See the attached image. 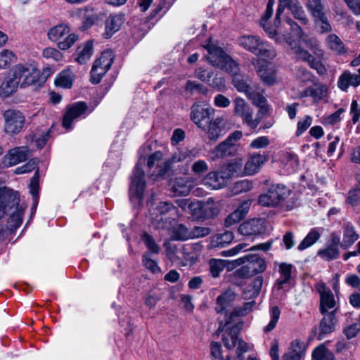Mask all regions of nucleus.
<instances>
[{
    "label": "nucleus",
    "instance_id": "f257e3e1",
    "mask_svg": "<svg viewBox=\"0 0 360 360\" xmlns=\"http://www.w3.org/2000/svg\"><path fill=\"white\" fill-rule=\"evenodd\" d=\"M255 304V301L244 303L241 307H235L233 311L226 316L225 323H221L217 332L222 333V342L224 347L231 350L236 347L238 337L243 326V322L238 319L252 311Z\"/></svg>",
    "mask_w": 360,
    "mask_h": 360
},
{
    "label": "nucleus",
    "instance_id": "f03ea898",
    "mask_svg": "<svg viewBox=\"0 0 360 360\" xmlns=\"http://www.w3.org/2000/svg\"><path fill=\"white\" fill-rule=\"evenodd\" d=\"M207 51V60L214 67L225 70L230 75L239 71L238 63L228 55L221 47L211 43L204 45Z\"/></svg>",
    "mask_w": 360,
    "mask_h": 360
},
{
    "label": "nucleus",
    "instance_id": "7ed1b4c3",
    "mask_svg": "<svg viewBox=\"0 0 360 360\" xmlns=\"http://www.w3.org/2000/svg\"><path fill=\"white\" fill-rule=\"evenodd\" d=\"M238 43L246 51L264 59H273L276 55L274 49L257 35H242L238 37Z\"/></svg>",
    "mask_w": 360,
    "mask_h": 360
},
{
    "label": "nucleus",
    "instance_id": "20e7f679",
    "mask_svg": "<svg viewBox=\"0 0 360 360\" xmlns=\"http://www.w3.org/2000/svg\"><path fill=\"white\" fill-rule=\"evenodd\" d=\"M70 29L65 24H59L50 28L47 32L49 40L57 43L60 50H68L78 40L77 34L70 33Z\"/></svg>",
    "mask_w": 360,
    "mask_h": 360
},
{
    "label": "nucleus",
    "instance_id": "39448f33",
    "mask_svg": "<svg viewBox=\"0 0 360 360\" xmlns=\"http://www.w3.org/2000/svg\"><path fill=\"white\" fill-rule=\"evenodd\" d=\"M11 72L21 88L34 84L40 76V72L34 63L16 64Z\"/></svg>",
    "mask_w": 360,
    "mask_h": 360
},
{
    "label": "nucleus",
    "instance_id": "423d86ee",
    "mask_svg": "<svg viewBox=\"0 0 360 360\" xmlns=\"http://www.w3.org/2000/svg\"><path fill=\"white\" fill-rule=\"evenodd\" d=\"M290 193V189L283 184H272L266 193L259 196L258 202L262 206L275 207L285 201Z\"/></svg>",
    "mask_w": 360,
    "mask_h": 360
},
{
    "label": "nucleus",
    "instance_id": "0eeeda50",
    "mask_svg": "<svg viewBox=\"0 0 360 360\" xmlns=\"http://www.w3.org/2000/svg\"><path fill=\"white\" fill-rule=\"evenodd\" d=\"M241 131H234L224 141L218 144L212 151L214 158L231 157L236 155L238 149L237 142L242 138Z\"/></svg>",
    "mask_w": 360,
    "mask_h": 360
},
{
    "label": "nucleus",
    "instance_id": "6e6552de",
    "mask_svg": "<svg viewBox=\"0 0 360 360\" xmlns=\"http://www.w3.org/2000/svg\"><path fill=\"white\" fill-rule=\"evenodd\" d=\"M90 112L84 102H75L68 105L63 115V127L66 130H71L74 122L85 118Z\"/></svg>",
    "mask_w": 360,
    "mask_h": 360
},
{
    "label": "nucleus",
    "instance_id": "1a4fd4ad",
    "mask_svg": "<svg viewBox=\"0 0 360 360\" xmlns=\"http://www.w3.org/2000/svg\"><path fill=\"white\" fill-rule=\"evenodd\" d=\"M145 174L143 169L139 162L131 177V184L129 187L130 199L132 201H137L140 203L143 197V193L146 187V181L144 179Z\"/></svg>",
    "mask_w": 360,
    "mask_h": 360
},
{
    "label": "nucleus",
    "instance_id": "9d476101",
    "mask_svg": "<svg viewBox=\"0 0 360 360\" xmlns=\"http://www.w3.org/2000/svg\"><path fill=\"white\" fill-rule=\"evenodd\" d=\"M234 113L240 117L251 129H255L261 122L260 117H253V109L241 98H236L233 101Z\"/></svg>",
    "mask_w": 360,
    "mask_h": 360
},
{
    "label": "nucleus",
    "instance_id": "9b49d317",
    "mask_svg": "<svg viewBox=\"0 0 360 360\" xmlns=\"http://www.w3.org/2000/svg\"><path fill=\"white\" fill-rule=\"evenodd\" d=\"M113 62L112 51L102 53L101 57L96 60L91 70V81L93 84H98L103 76L110 68Z\"/></svg>",
    "mask_w": 360,
    "mask_h": 360
},
{
    "label": "nucleus",
    "instance_id": "f8f14e48",
    "mask_svg": "<svg viewBox=\"0 0 360 360\" xmlns=\"http://www.w3.org/2000/svg\"><path fill=\"white\" fill-rule=\"evenodd\" d=\"M315 288L320 295V311L321 314L336 312L337 302L331 290L323 282L316 284Z\"/></svg>",
    "mask_w": 360,
    "mask_h": 360
},
{
    "label": "nucleus",
    "instance_id": "ddd939ff",
    "mask_svg": "<svg viewBox=\"0 0 360 360\" xmlns=\"http://www.w3.org/2000/svg\"><path fill=\"white\" fill-rule=\"evenodd\" d=\"M236 262L240 265L247 263V265L241 269V271L248 270L251 274H257L264 272L266 269L264 259L257 254H247L238 258Z\"/></svg>",
    "mask_w": 360,
    "mask_h": 360
},
{
    "label": "nucleus",
    "instance_id": "4468645a",
    "mask_svg": "<svg viewBox=\"0 0 360 360\" xmlns=\"http://www.w3.org/2000/svg\"><path fill=\"white\" fill-rule=\"evenodd\" d=\"M162 153L160 151H156L150 155L148 159V167L151 172L150 176L154 179L158 177L164 176L170 168L169 160L162 158Z\"/></svg>",
    "mask_w": 360,
    "mask_h": 360
},
{
    "label": "nucleus",
    "instance_id": "2eb2a0df",
    "mask_svg": "<svg viewBox=\"0 0 360 360\" xmlns=\"http://www.w3.org/2000/svg\"><path fill=\"white\" fill-rule=\"evenodd\" d=\"M295 269L292 264L281 262L278 264L279 276L276 278L274 288L277 290L288 291L292 279V271Z\"/></svg>",
    "mask_w": 360,
    "mask_h": 360
},
{
    "label": "nucleus",
    "instance_id": "dca6fc26",
    "mask_svg": "<svg viewBox=\"0 0 360 360\" xmlns=\"http://www.w3.org/2000/svg\"><path fill=\"white\" fill-rule=\"evenodd\" d=\"M5 130L7 133H18L23 127L25 117L20 111L8 110L4 113Z\"/></svg>",
    "mask_w": 360,
    "mask_h": 360
},
{
    "label": "nucleus",
    "instance_id": "f3484780",
    "mask_svg": "<svg viewBox=\"0 0 360 360\" xmlns=\"http://www.w3.org/2000/svg\"><path fill=\"white\" fill-rule=\"evenodd\" d=\"M238 232L245 236H256L264 234L266 231L265 221L263 219H252L242 223Z\"/></svg>",
    "mask_w": 360,
    "mask_h": 360
},
{
    "label": "nucleus",
    "instance_id": "a211bd4d",
    "mask_svg": "<svg viewBox=\"0 0 360 360\" xmlns=\"http://www.w3.org/2000/svg\"><path fill=\"white\" fill-rule=\"evenodd\" d=\"M20 195L18 192L13 190H6L0 196V219L8 210L19 205Z\"/></svg>",
    "mask_w": 360,
    "mask_h": 360
},
{
    "label": "nucleus",
    "instance_id": "6ab92c4d",
    "mask_svg": "<svg viewBox=\"0 0 360 360\" xmlns=\"http://www.w3.org/2000/svg\"><path fill=\"white\" fill-rule=\"evenodd\" d=\"M172 229V238L174 240H186L202 236V228L199 226H195L192 231H189L183 224H178Z\"/></svg>",
    "mask_w": 360,
    "mask_h": 360
},
{
    "label": "nucleus",
    "instance_id": "aec40b11",
    "mask_svg": "<svg viewBox=\"0 0 360 360\" xmlns=\"http://www.w3.org/2000/svg\"><path fill=\"white\" fill-rule=\"evenodd\" d=\"M340 243V237L338 235L332 234L330 243L326 246V248L319 250L317 255L322 259L327 261L336 259L340 254L338 248Z\"/></svg>",
    "mask_w": 360,
    "mask_h": 360
},
{
    "label": "nucleus",
    "instance_id": "412c9836",
    "mask_svg": "<svg viewBox=\"0 0 360 360\" xmlns=\"http://www.w3.org/2000/svg\"><path fill=\"white\" fill-rule=\"evenodd\" d=\"M29 151L28 148L25 146L15 147L10 149L4 157V162L8 166L16 165L27 160Z\"/></svg>",
    "mask_w": 360,
    "mask_h": 360
},
{
    "label": "nucleus",
    "instance_id": "4be33fe9",
    "mask_svg": "<svg viewBox=\"0 0 360 360\" xmlns=\"http://www.w3.org/2000/svg\"><path fill=\"white\" fill-rule=\"evenodd\" d=\"M164 246L166 249V255L171 262L174 263H183V259H185L186 262L190 259L188 255L186 254V248L185 246H181L179 248L171 242H165Z\"/></svg>",
    "mask_w": 360,
    "mask_h": 360
},
{
    "label": "nucleus",
    "instance_id": "5701e85b",
    "mask_svg": "<svg viewBox=\"0 0 360 360\" xmlns=\"http://www.w3.org/2000/svg\"><path fill=\"white\" fill-rule=\"evenodd\" d=\"M267 160L268 158L264 155L252 154L245 164L243 172L246 175H253L259 172Z\"/></svg>",
    "mask_w": 360,
    "mask_h": 360
},
{
    "label": "nucleus",
    "instance_id": "b1692460",
    "mask_svg": "<svg viewBox=\"0 0 360 360\" xmlns=\"http://www.w3.org/2000/svg\"><path fill=\"white\" fill-rule=\"evenodd\" d=\"M322 314L323 317L319 324V340H322L326 335L334 331L337 323V319L334 312H328Z\"/></svg>",
    "mask_w": 360,
    "mask_h": 360
},
{
    "label": "nucleus",
    "instance_id": "393cba45",
    "mask_svg": "<svg viewBox=\"0 0 360 360\" xmlns=\"http://www.w3.org/2000/svg\"><path fill=\"white\" fill-rule=\"evenodd\" d=\"M243 162L241 158H236L230 162L224 165L220 169L223 177L227 182L229 179L234 176L240 175L243 172Z\"/></svg>",
    "mask_w": 360,
    "mask_h": 360
},
{
    "label": "nucleus",
    "instance_id": "a878e982",
    "mask_svg": "<svg viewBox=\"0 0 360 360\" xmlns=\"http://www.w3.org/2000/svg\"><path fill=\"white\" fill-rule=\"evenodd\" d=\"M125 20L124 14L110 15L105 22V31L103 37L105 39L110 38L116 32H117Z\"/></svg>",
    "mask_w": 360,
    "mask_h": 360
},
{
    "label": "nucleus",
    "instance_id": "bb28decb",
    "mask_svg": "<svg viewBox=\"0 0 360 360\" xmlns=\"http://www.w3.org/2000/svg\"><path fill=\"white\" fill-rule=\"evenodd\" d=\"M193 188V181L186 177L176 178L171 184V190L175 195H187Z\"/></svg>",
    "mask_w": 360,
    "mask_h": 360
},
{
    "label": "nucleus",
    "instance_id": "cd10ccee",
    "mask_svg": "<svg viewBox=\"0 0 360 360\" xmlns=\"http://www.w3.org/2000/svg\"><path fill=\"white\" fill-rule=\"evenodd\" d=\"M359 239V234L356 232L354 226L350 222H347L343 226L342 240L340 247L347 249Z\"/></svg>",
    "mask_w": 360,
    "mask_h": 360
},
{
    "label": "nucleus",
    "instance_id": "c85d7f7f",
    "mask_svg": "<svg viewBox=\"0 0 360 360\" xmlns=\"http://www.w3.org/2000/svg\"><path fill=\"white\" fill-rule=\"evenodd\" d=\"M359 85H360V75L352 74L347 71L339 77L338 82V87L345 91H347L349 86L356 87Z\"/></svg>",
    "mask_w": 360,
    "mask_h": 360
},
{
    "label": "nucleus",
    "instance_id": "c756f323",
    "mask_svg": "<svg viewBox=\"0 0 360 360\" xmlns=\"http://www.w3.org/2000/svg\"><path fill=\"white\" fill-rule=\"evenodd\" d=\"M226 184V180L219 171L212 172L204 176V186L211 189H219Z\"/></svg>",
    "mask_w": 360,
    "mask_h": 360
},
{
    "label": "nucleus",
    "instance_id": "7c9ffc66",
    "mask_svg": "<svg viewBox=\"0 0 360 360\" xmlns=\"http://www.w3.org/2000/svg\"><path fill=\"white\" fill-rule=\"evenodd\" d=\"M327 95V88L323 85H314L305 89L300 94V97H311L315 102L323 99Z\"/></svg>",
    "mask_w": 360,
    "mask_h": 360
},
{
    "label": "nucleus",
    "instance_id": "2f4dec72",
    "mask_svg": "<svg viewBox=\"0 0 360 360\" xmlns=\"http://www.w3.org/2000/svg\"><path fill=\"white\" fill-rule=\"evenodd\" d=\"M75 75L70 69H65L56 75L54 83L56 86L63 89L72 87L75 80Z\"/></svg>",
    "mask_w": 360,
    "mask_h": 360
},
{
    "label": "nucleus",
    "instance_id": "473e14b6",
    "mask_svg": "<svg viewBox=\"0 0 360 360\" xmlns=\"http://www.w3.org/2000/svg\"><path fill=\"white\" fill-rule=\"evenodd\" d=\"M326 43L328 48L337 54L342 55L347 52L343 41L335 34H329L326 39Z\"/></svg>",
    "mask_w": 360,
    "mask_h": 360
},
{
    "label": "nucleus",
    "instance_id": "72a5a7b5",
    "mask_svg": "<svg viewBox=\"0 0 360 360\" xmlns=\"http://www.w3.org/2000/svg\"><path fill=\"white\" fill-rule=\"evenodd\" d=\"M20 86L15 77L6 78L0 85V96L4 98L8 97L15 93Z\"/></svg>",
    "mask_w": 360,
    "mask_h": 360
},
{
    "label": "nucleus",
    "instance_id": "f704fd0d",
    "mask_svg": "<svg viewBox=\"0 0 360 360\" xmlns=\"http://www.w3.org/2000/svg\"><path fill=\"white\" fill-rule=\"evenodd\" d=\"M282 164L283 167L288 173L295 172L299 167L298 156L290 152H286L283 154L282 158Z\"/></svg>",
    "mask_w": 360,
    "mask_h": 360
},
{
    "label": "nucleus",
    "instance_id": "c9c22d12",
    "mask_svg": "<svg viewBox=\"0 0 360 360\" xmlns=\"http://www.w3.org/2000/svg\"><path fill=\"white\" fill-rule=\"evenodd\" d=\"M236 295L231 290H226L219 295L217 300V311L222 312L230 306L231 303L235 300Z\"/></svg>",
    "mask_w": 360,
    "mask_h": 360
},
{
    "label": "nucleus",
    "instance_id": "e433bc0d",
    "mask_svg": "<svg viewBox=\"0 0 360 360\" xmlns=\"http://www.w3.org/2000/svg\"><path fill=\"white\" fill-rule=\"evenodd\" d=\"M77 57L76 61L79 64L86 63L93 54V44L91 41H87L83 46H79L77 50Z\"/></svg>",
    "mask_w": 360,
    "mask_h": 360
},
{
    "label": "nucleus",
    "instance_id": "4c0bfd02",
    "mask_svg": "<svg viewBox=\"0 0 360 360\" xmlns=\"http://www.w3.org/2000/svg\"><path fill=\"white\" fill-rule=\"evenodd\" d=\"M320 236L321 233L318 228L311 229L298 245V250L302 251L311 247L320 238Z\"/></svg>",
    "mask_w": 360,
    "mask_h": 360
},
{
    "label": "nucleus",
    "instance_id": "58836bf2",
    "mask_svg": "<svg viewBox=\"0 0 360 360\" xmlns=\"http://www.w3.org/2000/svg\"><path fill=\"white\" fill-rule=\"evenodd\" d=\"M177 210L176 207L169 202H160L153 212L151 213V217L158 216L168 217L167 214L172 215L176 213Z\"/></svg>",
    "mask_w": 360,
    "mask_h": 360
},
{
    "label": "nucleus",
    "instance_id": "ea45409f",
    "mask_svg": "<svg viewBox=\"0 0 360 360\" xmlns=\"http://www.w3.org/2000/svg\"><path fill=\"white\" fill-rule=\"evenodd\" d=\"M220 211V205L219 202H214L212 198H209L204 202V220L212 219L218 215Z\"/></svg>",
    "mask_w": 360,
    "mask_h": 360
},
{
    "label": "nucleus",
    "instance_id": "a19ab883",
    "mask_svg": "<svg viewBox=\"0 0 360 360\" xmlns=\"http://www.w3.org/2000/svg\"><path fill=\"white\" fill-rule=\"evenodd\" d=\"M221 119L217 118L211 122L208 126L207 136L210 141H216L221 135L222 129L220 126Z\"/></svg>",
    "mask_w": 360,
    "mask_h": 360
},
{
    "label": "nucleus",
    "instance_id": "79ce46f5",
    "mask_svg": "<svg viewBox=\"0 0 360 360\" xmlns=\"http://www.w3.org/2000/svg\"><path fill=\"white\" fill-rule=\"evenodd\" d=\"M174 219L171 217L156 216L151 217L153 226L157 229H170L172 228Z\"/></svg>",
    "mask_w": 360,
    "mask_h": 360
},
{
    "label": "nucleus",
    "instance_id": "37998d69",
    "mask_svg": "<svg viewBox=\"0 0 360 360\" xmlns=\"http://www.w3.org/2000/svg\"><path fill=\"white\" fill-rule=\"evenodd\" d=\"M15 212L9 217L8 220V226L9 229L15 230L20 226L22 222V216L25 208L15 206Z\"/></svg>",
    "mask_w": 360,
    "mask_h": 360
},
{
    "label": "nucleus",
    "instance_id": "c03bdc74",
    "mask_svg": "<svg viewBox=\"0 0 360 360\" xmlns=\"http://www.w3.org/2000/svg\"><path fill=\"white\" fill-rule=\"evenodd\" d=\"M298 0H278V8L274 20L275 27H278L281 23V15L285 8L289 11L298 4Z\"/></svg>",
    "mask_w": 360,
    "mask_h": 360
},
{
    "label": "nucleus",
    "instance_id": "a18cd8bd",
    "mask_svg": "<svg viewBox=\"0 0 360 360\" xmlns=\"http://www.w3.org/2000/svg\"><path fill=\"white\" fill-rule=\"evenodd\" d=\"M313 360H335L333 354L324 345H321L315 348L312 352Z\"/></svg>",
    "mask_w": 360,
    "mask_h": 360
},
{
    "label": "nucleus",
    "instance_id": "49530a36",
    "mask_svg": "<svg viewBox=\"0 0 360 360\" xmlns=\"http://www.w3.org/2000/svg\"><path fill=\"white\" fill-rule=\"evenodd\" d=\"M239 71L233 76V83L238 91L244 93L246 96L255 87L248 84V80H245L238 75Z\"/></svg>",
    "mask_w": 360,
    "mask_h": 360
},
{
    "label": "nucleus",
    "instance_id": "de8ad7c7",
    "mask_svg": "<svg viewBox=\"0 0 360 360\" xmlns=\"http://www.w3.org/2000/svg\"><path fill=\"white\" fill-rule=\"evenodd\" d=\"M269 314L270 321L269 323L263 328V331L266 333L271 332L276 328L277 323L280 319L281 311L278 307L274 306L271 308Z\"/></svg>",
    "mask_w": 360,
    "mask_h": 360
},
{
    "label": "nucleus",
    "instance_id": "09e8293b",
    "mask_svg": "<svg viewBox=\"0 0 360 360\" xmlns=\"http://www.w3.org/2000/svg\"><path fill=\"white\" fill-rule=\"evenodd\" d=\"M226 261L221 259H211L209 261L210 272L213 278H217L224 269Z\"/></svg>",
    "mask_w": 360,
    "mask_h": 360
},
{
    "label": "nucleus",
    "instance_id": "8fccbe9b",
    "mask_svg": "<svg viewBox=\"0 0 360 360\" xmlns=\"http://www.w3.org/2000/svg\"><path fill=\"white\" fill-rule=\"evenodd\" d=\"M290 46L291 52L297 58L307 61L309 64L314 60V57L311 55L307 50L302 49L300 46H293L292 42H289Z\"/></svg>",
    "mask_w": 360,
    "mask_h": 360
},
{
    "label": "nucleus",
    "instance_id": "3c124183",
    "mask_svg": "<svg viewBox=\"0 0 360 360\" xmlns=\"http://www.w3.org/2000/svg\"><path fill=\"white\" fill-rule=\"evenodd\" d=\"M252 188V182L248 179H244L234 183L231 188V191L233 195H238L241 193L248 192Z\"/></svg>",
    "mask_w": 360,
    "mask_h": 360
},
{
    "label": "nucleus",
    "instance_id": "603ef678",
    "mask_svg": "<svg viewBox=\"0 0 360 360\" xmlns=\"http://www.w3.org/2000/svg\"><path fill=\"white\" fill-rule=\"evenodd\" d=\"M191 118L193 122L199 127L202 128V106L200 101L195 102L192 108Z\"/></svg>",
    "mask_w": 360,
    "mask_h": 360
},
{
    "label": "nucleus",
    "instance_id": "864d4df0",
    "mask_svg": "<svg viewBox=\"0 0 360 360\" xmlns=\"http://www.w3.org/2000/svg\"><path fill=\"white\" fill-rule=\"evenodd\" d=\"M16 60V56L10 50L4 49L0 52V69L6 68Z\"/></svg>",
    "mask_w": 360,
    "mask_h": 360
},
{
    "label": "nucleus",
    "instance_id": "5fc2aeb1",
    "mask_svg": "<svg viewBox=\"0 0 360 360\" xmlns=\"http://www.w3.org/2000/svg\"><path fill=\"white\" fill-rule=\"evenodd\" d=\"M142 262L143 266L153 274L160 271L157 262L153 259L152 255L148 252H145L142 257Z\"/></svg>",
    "mask_w": 360,
    "mask_h": 360
},
{
    "label": "nucleus",
    "instance_id": "6e6d98bb",
    "mask_svg": "<svg viewBox=\"0 0 360 360\" xmlns=\"http://www.w3.org/2000/svg\"><path fill=\"white\" fill-rule=\"evenodd\" d=\"M42 56L46 59H51L53 61L59 62L63 58V53L58 49L53 47H46L42 51Z\"/></svg>",
    "mask_w": 360,
    "mask_h": 360
},
{
    "label": "nucleus",
    "instance_id": "4d7b16f0",
    "mask_svg": "<svg viewBox=\"0 0 360 360\" xmlns=\"http://www.w3.org/2000/svg\"><path fill=\"white\" fill-rule=\"evenodd\" d=\"M258 73L261 79L264 84L267 85H273L275 83V72L272 69H260Z\"/></svg>",
    "mask_w": 360,
    "mask_h": 360
},
{
    "label": "nucleus",
    "instance_id": "13d9d810",
    "mask_svg": "<svg viewBox=\"0 0 360 360\" xmlns=\"http://www.w3.org/2000/svg\"><path fill=\"white\" fill-rule=\"evenodd\" d=\"M290 11L293 15L294 18L298 20L301 24L307 25L308 23V18L300 2L292 7Z\"/></svg>",
    "mask_w": 360,
    "mask_h": 360
},
{
    "label": "nucleus",
    "instance_id": "bf43d9fd",
    "mask_svg": "<svg viewBox=\"0 0 360 360\" xmlns=\"http://www.w3.org/2000/svg\"><path fill=\"white\" fill-rule=\"evenodd\" d=\"M141 239L149 250V253L152 254H158L160 252V248L153 238L151 236H150L147 233H144L141 236Z\"/></svg>",
    "mask_w": 360,
    "mask_h": 360
},
{
    "label": "nucleus",
    "instance_id": "052dcab7",
    "mask_svg": "<svg viewBox=\"0 0 360 360\" xmlns=\"http://www.w3.org/2000/svg\"><path fill=\"white\" fill-rule=\"evenodd\" d=\"M304 352H305L304 343L302 342H300L298 340H295L291 342L290 350L287 354H296L300 358L302 359V357L304 355Z\"/></svg>",
    "mask_w": 360,
    "mask_h": 360
},
{
    "label": "nucleus",
    "instance_id": "680f3d73",
    "mask_svg": "<svg viewBox=\"0 0 360 360\" xmlns=\"http://www.w3.org/2000/svg\"><path fill=\"white\" fill-rule=\"evenodd\" d=\"M39 172L38 170H37L32 177L30 184V193L33 196V198H34L36 204H38L39 201Z\"/></svg>",
    "mask_w": 360,
    "mask_h": 360
},
{
    "label": "nucleus",
    "instance_id": "e2e57ef3",
    "mask_svg": "<svg viewBox=\"0 0 360 360\" xmlns=\"http://www.w3.org/2000/svg\"><path fill=\"white\" fill-rule=\"evenodd\" d=\"M247 97L251 100L252 103L256 106L260 105L267 102L266 98L259 91L255 89V87H254L252 91L248 93Z\"/></svg>",
    "mask_w": 360,
    "mask_h": 360
},
{
    "label": "nucleus",
    "instance_id": "0e129e2a",
    "mask_svg": "<svg viewBox=\"0 0 360 360\" xmlns=\"http://www.w3.org/2000/svg\"><path fill=\"white\" fill-rule=\"evenodd\" d=\"M312 124V117L309 115H305L300 119L297 124L296 136L302 135Z\"/></svg>",
    "mask_w": 360,
    "mask_h": 360
},
{
    "label": "nucleus",
    "instance_id": "69168bd1",
    "mask_svg": "<svg viewBox=\"0 0 360 360\" xmlns=\"http://www.w3.org/2000/svg\"><path fill=\"white\" fill-rule=\"evenodd\" d=\"M307 7L314 17L323 16L324 12L321 0H308Z\"/></svg>",
    "mask_w": 360,
    "mask_h": 360
},
{
    "label": "nucleus",
    "instance_id": "338daca9",
    "mask_svg": "<svg viewBox=\"0 0 360 360\" xmlns=\"http://www.w3.org/2000/svg\"><path fill=\"white\" fill-rule=\"evenodd\" d=\"M37 162L38 160L37 159H31L24 165L17 167L15 170V173L21 174L30 172L37 167Z\"/></svg>",
    "mask_w": 360,
    "mask_h": 360
},
{
    "label": "nucleus",
    "instance_id": "774afa93",
    "mask_svg": "<svg viewBox=\"0 0 360 360\" xmlns=\"http://www.w3.org/2000/svg\"><path fill=\"white\" fill-rule=\"evenodd\" d=\"M270 141L267 136H262L254 139L250 144V148L253 149L264 148L269 146Z\"/></svg>",
    "mask_w": 360,
    "mask_h": 360
}]
</instances>
